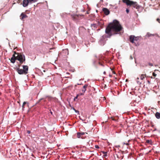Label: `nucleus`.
<instances>
[{
  "label": "nucleus",
  "mask_w": 160,
  "mask_h": 160,
  "mask_svg": "<svg viewBox=\"0 0 160 160\" xmlns=\"http://www.w3.org/2000/svg\"><path fill=\"white\" fill-rule=\"evenodd\" d=\"M122 27L118 21L116 20H113L112 23H110L107 27L105 33L107 34L102 36L100 38L99 43L101 46L104 45L106 43L107 38H110L113 34H120L119 32L122 31Z\"/></svg>",
  "instance_id": "nucleus-1"
},
{
  "label": "nucleus",
  "mask_w": 160,
  "mask_h": 160,
  "mask_svg": "<svg viewBox=\"0 0 160 160\" xmlns=\"http://www.w3.org/2000/svg\"><path fill=\"white\" fill-rule=\"evenodd\" d=\"M23 69H20L19 65L16 69V71L19 74H26L28 73V67L27 65L22 66Z\"/></svg>",
  "instance_id": "nucleus-2"
},
{
  "label": "nucleus",
  "mask_w": 160,
  "mask_h": 160,
  "mask_svg": "<svg viewBox=\"0 0 160 160\" xmlns=\"http://www.w3.org/2000/svg\"><path fill=\"white\" fill-rule=\"evenodd\" d=\"M14 53L17 54V56H16V59L19 62L20 64L25 63V57L24 54L17 53L15 52H14Z\"/></svg>",
  "instance_id": "nucleus-3"
},
{
  "label": "nucleus",
  "mask_w": 160,
  "mask_h": 160,
  "mask_svg": "<svg viewBox=\"0 0 160 160\" xmlns=\"http://www.w3.org/2000/svg\"><path fill=\"white\" fill-rule=\"evenodd\" d=\"M123 2L126 3L127 5L129 6H132L134 8L137 9L140 8V6L138 5L137 2H134L130 0H124Z\"/></svg>",
  "instance_id": "nucleus-4"
},
{
  "label": "nucleus",
  "mask_w": 160,
  "mask_h": 160,
  "mask_svg": "<svg viewBox=\"0 0 160 160\" xmlns=\"http://www.w3.org/2000/svg\"><path fill=\"white\" fill-rule=\"evenodd\" d=\"M92 62L93 66L96 68H97L99 65L102 66V67H104V66L103 63L99 60H93Z\"/></svg>",
  "instance_id": "nucleus-5"
},
{
  "label": "nucleus",
  "mask_w": 160,
  "mask_h": 160,
  "mask_svg": "<svg viewBox=\"0 0 160 160\" xmlns=\"http://www.w3.org/2000/svg\"><path fill=\"white\" fill-rule=\"evenodd\" d=\"M34 2L33 1H31L30 0H23L22 5L23 7H25L27 6L29 4H30Z\"/></svg>",
  "instance_id": "nucleus-6"
},
{
  "label": "nucleus",
  "mask_w": 160,
  "mask_h": 160,
  "mask_svg": "<svg viewBox=\"0 0 160 160\" xmlns=\"http://www.w3.org/2000/svg\"><path fill=\"white\" fill-rule=\"evenodd\" d=\"M139 39L138 37H135L134 35H131L129 37L130 41L132 43L134 42V41H137Z\"/></svg>",
  "instance_id": "nucleus-7"
},
{
  "label": "nucleus",
  "mask_w": 160,
  "mask_h": 160,
  "mask_svg": "<svg viewBox=\"0 0 160 160\" xmlns=\"http://www.w3.org/2000/svg\"><path fill=\"white\" fill-rule=\"evenodd\" d=\"M102 11L106 15H108L110 13V11L107 8H103L102 9Z\"/></svg>",
  "instance_id": "nucleus-8"
},
{
  "label": "nucleus",
  "mask_w": 160,
  "mask_h": 160,
  "mask_svg": "<svg viewBox=\"0 0 160 160\" xmlns=\"http://www.w3.org/2000/svg\"><path fill=\"white\" fill-rule=\"evenodd\" d=\"M79 15L75 14L72 16V18L74 20H77L79 19Z\"/></svg>",
  "instance_id": "nucleus-9"
},
{
  "label": "nucleus",
  "mask_w": 160,
  "mask_h": 160,
  "mask_svg": "<svg viewBox=\"0 0 160 160\" xmlns=\"http://www.w3.org/2000/svg\"><path fill=\"white\" fill-rule=\"evenodd\" d=\"M20 17H21V19L22 20H23L24 18L28 17V16L27 15L23 13H21Z\"/></svg>",
  "instance_id": "nucleus-10"
},
{
  "label": "nucleus",
  "mask_w": 160,
  "mask_h": 160,
  "mask_svg": "<svg viewBox=\"0 0 160 160\" xmlns=\"http://www.w3.org/2000/svg\"><path fill=\"white\" fill-rule=\"evenodd\" d=\"M155 34H151V33H150L149 32H148L147 33L146 36V37H150L154 36H155Z\"/></svg>",
  "instance_id": "nucleus-11"
},
{
  "label": "nucleus",
  "mask_w": 160,
  "mask_h": 160,
  "mask_svg": "<svg viewBox=\"0 0 160 160\" xmlns=\"http://www.w3.org/2000/svg\"><path fill=\"white\" fill-rule=\"evenodd\" d=\"M62 53H65V55H67L68 54V50L67 49H65L64 50H63L62 52Z\"/></svg>",
  "instance_id": "nucleus-12"
},
{
  "label": "nucleus",
  "mask_w": 160,
  "mask_h": 160,
  "mask_svg": "<svg viewBox=\"0 0 160 160\" xmlns=\"http://www.w3.org/2000/svg\"><path fill=\"white\" fill-rule=\"evenodd\" d=\"M155 117L157 119L160 118V113L158 112H156L155 113Z\"/></svg>",
  "instance_id": "nucleus-13"
},
{
  "label": "nucleus",
  "mask_w": 160,
  "mask_h": 160,
  "mask_svg": "<svg viewBox=\"0 0 160 160\" xmlns=\"http://www.w3.org/2000/svg\"><path fill=\"white\" fill-rule=\"evenodd\" d=\"M139 78H137L136 79V82H137V83L139 84V85H140L141 84L142 82V81H140L139 80Z\"/></svg>",
  "instance_id": "nucleus-14"
},
{
  "label": "nucleus",
  "mask_w": 160,
  "mask_h": 160,
  "mask_svg": "<svg viewBox=\"0 0 160 160\" xmlns=\"http://www.w3.org/2000/svg\"><path fill=\"white\" fill-rule=\"evenodd\" d=\"M17 60L16 58H12L11 59V62L12 63H14L15 62V60Z\"/></svg>",
  "instance_id": "nucleus-15"
},
{
  "label": "nucleus",
  "mask_w": 160,
  "mask_h": 160,
  "mask_svg": "<svg viewBox=\"0 0 160 160\" xmlns=\"http://www.w3.org/2000/svg\"><path fill=\"white\" fill-rule=\"evenodd\" d=\"M67 14L66 13H63L61 14V17L63 18H65L67 15Z\"/></svg>",
  "instance_id": "nucleus-16"
},
{
  "label": "nucleus",
  "mask_w": 160,
  "mask_h": 160,
  "mask_svg": "<svg viewBox=\"0 0 160 160\" xmlns=\"http://www.w3.org/2000/svg\"><path fill=\"white\" fill-rule=\"evenodd\" d=\"M70 107H71V108L72 110H74L75 112L77 113H79V111L77 110H76L75 108H74L73 107H72L70 105Z\"/></svg>",
  "instance_id": "nucleus-17"
},
{
  "label": "nucleus",
  "mask_w": 160,
  "mask_h": 160,
  "mask_svg": "<svg viewBox=\"0 0 160 160\" xmlns=\"http://www.w3.org/2000/svg\"><path fill=\"white\" fill-rule=\"evenodd\" d=\"M144 77L143 75H142L140 77V78L141 81H142V80H143V79L144 78Z\"/></svg>",
  "instance_id": "nucleus-18"
},
{
  "label": "nucleus",
  "mask_w": 160,
  "mask_h": 160,
  "mask_svg": "<svg viewBox=\"0 0 160 160\" xmlns=\"http://www.w3.org/2000/svg\"><path fill=\"white\" fill-rule=\"evenodd\" d=\"M27 103V102H23V104H22V109L23 110H24V105L26 103Z\"/></svg>",
  "instance_id": "nucleus-19"
},
{
  "label": "nucleus",
  "mask_w": 160,
  "mask_h": 160,
  "mask_svg": "<svg viewBox=\"0 0 160 160\" xmlns=\"http://www.w3.org/2000/svg\"><path fill=\"white\" fill-rule=\"evenodd\" d=\"M81 133H80V132H78L77 133V137L78 138H79L81 136Z\"/></svg>",
  "instance_id": "nucleus-20"
},
{
  "label": "nucleus",
  "mask_w": 160,
  "mask_h": 160,
  "mask_svg": "<svg viewBox=\"0 0 160 160\" xmlns=\"http://www.w3.org/2000/svg\"><path fill=\"white\" fill-rule=\"evenodd\" d=\"M91 27H93L94 28H96L97 27V25L96 24H91Z\"/></svg>",
  "instance_id": "nucleus-21"
},
{
  "label": "nucleus",
  "mask_w": 160,
  "mask_h": 160,
  "mask_svg": "<svg viewBox=\"0 0 160 160\" xmlns=\"http://www.w3.org/2000/svg\"><path fill=\"white\" fill-rule=\"evenodd\" d=\"M146 142L148 143H151L152 142V141L149 140H146Z\"/></svg>",
  "instance_id": "nucleus-22"
},
{
  "label": "nucleus",
  "mask_w": 160,
  "mask_h": 160,
  "mask_svg": "<svg viewBox=\"0 0 160 160\" xmlns=\"http://www.w3.org/2000/svg\"><path fill=\"white\" fill-rule=\"evenodd\" d=\"M88 86V85L87 84H86L83 86V88H84V89H86L87 87Z\"/></svg>",
  "instance_id": "nucleus-23"
},
{
  "label": "nucleus",
  "mask_w": 160,
  "mask_h": 160,
  "mask_svg": "<svg viewBox=\"0 0 160 160\" xmlns=\"http://www.w3.org/2000/svg\"><path fill=\"white\" fill-rule=\"evenodd\" d=\"M42 100H44V98H41L39 100V101H38V102L37 103V104L39 103V102H40Z\"/></svg>",
  "instance_id": "nucleus-24"
},
{
  "label": "nucleus",
  "mask_w": 160,
  "mask_h": 160,
  "mask_svg": "<svg viewBox=\"0 0 160 160\" xmlns=\"http://www.w3.org/2000/svg\"><path fill=\"white\" fill-rule=\"evenodd\" d=\"M16 54L14 53V54L12 56V58H16V56H15Z\"/></svg>",
  "instance_id": "nucleus-25"
},
{
  "label": "nucleus",
  "mask_w": 160,
  "mask_h": 160,
  "mask_svg": "<svg viewBox=\"0 0 160 160\" xmlns=\"http://www.w3.org/2000/svg\"><path fill=\"white\" fill-rule=\"evenodd\" d=\"M152 75L154 77H156L157 76V74L154 72L152 73Z\"/></svg>",
  "instance_id": "nucleus-26"
},
{
  "label": "nucleus",
  "mask_w": 160,
  "mask_h": 160,
  "mask_svg": "<svg viewBox=\"0 0 160 160\" xmlns=\"http://www.w3.org/2000/svg\"><path fill=\"white\" fill-rule=\"evenodd\" d=\"M78 94L74 98V101H75L76 99H77V98L78 97Z\"/></svg>",
  "instance_id": "nucleus-27"
},
{
  "label": "nucleus",
  "mask_w": 160,
  "mask_h": 160,
  "mask_svg": "<svg viewBox=\"0 0 160 160\" xmlns=\"http://www.w3.org/2000/svg\"><path fill=\"white\" fill-rule=\"evenodd\" d=\"M86 90V89H84V88H83V89L82 90V91L83 92H85Z\"/></svg>",
  "instance_id": "nucleus-28"
},
{
  "label": "nucleus",
  "mask_w": 160,
  "mask_h": 160,
  "mask_svg": "<svg viewBox=\"0 0 160 160\" xmlns=\"http://www.w3.org/2000/svg\"><path fill=\"white\" fill-rule=\"evenodd\" d=\"M126 12L127 13H128L129 12V9L127 8L126 9Z\"/></svg>",
  "instance_id": "nucleus-29"
},
{
  "label": "nucleus",
  "mask_w": 160,
  "mask_h": 160,
  "mask_svg": "<svg viewBox=\"0 0 160 160\" xmlns=\"http://www.w3.org/2000/svg\"><path fill=\"white\" fill-rule=\"evenodd\" d=\"M95 147L96 148H99V146L98 145H95Z\"/></svg>",
  "instance_id": "nucleus-30"
},
{
  "label": "nucleus",
  "mask_w": 160,
  "mask_h": 160,
  "mask_svg": "<svg viewBox=\"0 0 160 160\" xmlns=\"http://www.w3.org/2000/svg\"><path fill=\"white\" fill-rule=\"evenodd\" d=\"M148 65L149 66H153V64L152 63H149Z\"/></svg>",
  "instance_id": "nucleus-31"
},
{
  "label": "nucleus",
  "mask_w": 160,
  "mask_h": 160,
  "mask_svg": "<svg viewBox=\"0 0 160 160\" xmlns=\"http://www.w3.org/2000/svg\"><path fill=\"white\" fill-rule=\"evenodd\" d=\"M81 135V136H82L84 135V132H80Z\"/></svg>",
  "instance_id": "nucleus-32"
},
{
  "label": "nucleus",
  "mask_w": 160,
  "mask_h": 160,
  "mask_svg": "<svg viewBox=\"0 0 160 160\" xmlns=\"http://www.w3.org/2000/svg\"><path fill=\"white\" fill-rule=\"evenodd\" d=\"M102 153L104 154H106L107 153V152H105L104 151L102 152Z\"/></svg>",
  "instance_id": "nucleus-33"
},
{
  "label": "nucleus",
  "mask_w": 160,
  "mask_h": 160,
  "mask_svg": "<svg viewBox=\"0 0 160 160\" xmlns=\"http://www.w3.org/2000/svg\"><path fill=\"white\" fill-rule=\"evenodd\" d=\"M48 97V99H49V100H51V99L52 98V97H50V96Z\"/></svg>",
  "instance_id": "nucleus-34"
},
{
  "label": "nucleus",
  "mask_w": 160,
  "mask_h": 160,
  "mask_svg": "<svg viewBox=\"0 0 160 160\" xmlns=\"http://www.w3.org/2000/svg\"><path fill=\"white\" fill-rule=\"evenodd\" d=\"M31 132L30 131L28 130L27 131V133L28 134H29Z\"/></svg>",
  "instance_id": "nucleus-35"
},
{
  "label": "nucleus",
  "mask_w": 160,
  "mask_h": 160,
  "mask_svg": "<svg viewBox=\"0 0 160 160\" xmlns=\"http://www.w3.org/2000/svg\"><path fill=\"white\" fill-rule=\"evenodd\" d=\"M31 1H33V2H36L37 0H30Z\"/></svg>",
  "instance_id": "nucleus-36"
},
{
  "label": "nucleus",
  "mask_w": 160,
  "mask_h": 160,
  "mask_svg": "<svg viewBox=\"0 0 160 160\" xmlns=\"http://www.w3.org/2000/svg\"><path fill=\"white\" fill-rule=\"evenodd\" d=\"M130 59H133V58H132V56H130Z\"/></svg>",
  "instance_id": "nucleus-37"
},
{
  "label": "nucleus",
  "mask_w": 160,
  "mask_h": 160,
  "mask_svg": "<svg viewBox=\"0 0 160 160\" xmlns=\"http://www.w3.org/2000/svg\"><path fill=\"white\" fill-rule=\"evenodd\" d=\"M124 144H126L127 145H128L129 144L128 143H124Z\"/></svg>",
  "instance_id": "nucleus-38"
},
{
  "label": "nucleus",
  "mask_w": 160,
  "mask_h": 160,
  "mask_svg": "<svg viewBox=\"0 0 160 160\" xmlns=\"http://www.w3.org/2000/svg\"><path fill=\"white\" fill-rule=\"evenodd\" d=\"M104 156L106 157V156H107V154H104Z\"/></svg>",
  "instance_id": "nucleus-39"
},
{
  "label": "nucleus",
  "mask_w": 160,
  "mask_h": 160,
  "mask_svg": "<svg viewBox=\"0 0 160 160\" xmlns=\"http://www.w3.org/2000/svg\"><path fill=\"white\" fill-rule=\"evenodd\" d=\"M112 73H113V74H115V72L114 71H112Z\"/></svg>",
  "instance_id": "nucleus-40"
},
{
  "label": "nucleus",
  "mask_w": 160,
  "mask_h": 160,
  "mask_svg": "<svg viewBox=\"0 0 160 160\" xmlns=\"http://www.w3.org/2000/svg\"><path fill=\"white\" fill-rule=\"evenodd\" d=\"M158 71V70H155L154 71V72H156V71Z\"/></svg>",
  "instance_id": "nucleus-41"
},
{
  "label": "nucleus",
  "mask_w": 160,
  "mask_h": 160,
  "mask_svg": "<svg viewBox=\"0 0 160 160\" xmlns=\"http://www.w3.org/2000/svg\"><path fill=\"white\" fill-rule=\"evenodd\" d=\"M80 15L82 16L83 17H84V15Z\"/></svg>",
  "instance_id": "nucleus-42"
},
{
  "label": "nucleus",
  "mask_w": 160,
  "mask_h": 160,
  "mask_svg": "<svg viewBox=\"0 0 160 160\" xmlns=\"http://www.w3.org/2000/svg\"><path fill=\"white\" fill-rule=\"evenodd\" d=\"M106 73V72L105 71L104 72L103 74H105Z\"/></svg>",
  "instance_id": "nucleus-43"
},
{
  "label": "nucleus",
  "mask_w": 160,
  "mask_h": 160,
  "mask_svg": "<svg viewBox=\"0 0 160 160\" xmlns=\"http://www.w3.org/2000/svg\"><path fill=\"white\" fill-rule=\"evenodd\" d=\"M50 113H51V114H52V112H51H51H50Z\"/></svg>",
  "instance_id": "nucleus-44"
},
{
  "label": "nucleus",
  "mask_w": 160,
  "mask_h": 160,
  "mask_svg": "<svg viewBox=\"0 0 160 160\" xmlns=\"http://www.w3.org/2000/svg\"><path fill=\"white\" fill-rule=\"evenodd\" d=\"M109 76H110V77H112V75H109Z\"/></svg>",
  "instance_id": "nucleus-45"
},
{
  "label": "nucleus",
  "mask_w": 160,
  "mask_h": 160,
  "mask_svg": "<svg viewBox=\"0 0 160 160\" xmlns=\"http://www.w3.org/2000/svg\"><path fill=\"white\" fill-rule=\"evenodd\" d=\"M81 95H83V93L82 94V93H81Z\"/></svg>",
  "instance_id": "nucleus-46"
},
{
  "label": "nucleus",
  "mask_w": 160,
  "mask_h": 160,
  "mask_svg": "<svg viewBox=\"0 0 160 160\" xmlns=\"http://www.w3.org/2000/svg\"><path fill=\"white\" fill-rule=\"evenodd\" d=\"M78 84V85H80V84H79V83H78V84Z\"/></svg>",
  "instance_id": "nucleus-47"
},
{
  "label": "nucleus",
  "mask_w": 160,
  "mask_h": 160,
  "mask_svg": "<svg viewBox=\"0 0 160 160\" xmlns=\"http://www.w3.org/2000/svg\"><path fill=\"white\" fill-rule=\"evenodd\" d=\"M46 101V100H44V102H45Z\"/></svg>",
  "instance_id": "nucleus-48"
},
{
  "label": "nucleus",
  "mask_w": 160,
  "mask_h": 160,
  "mask_svg": "<svg viewBox=\"0 0 160 160\" xmlns=\"http://www.w3.org/2000/svg\"><path fill=\"white\" fill-rule=\"evenodd\" d=\"M158 20H159V19H157V21H158Z\"/></svg>",
  "instance_id": "nucleus-49"
},
{
  "label": "nucleus",
  "mask_w": 160,
  "mask_h": 160,
  "mask_svg": "<svg viewBox=\"0 0 160 160\" xmlns=\"http://www.w3.org/2000/svg\"><path fill=\"white\" fill-rule=\"evenodd\" d=\"M148 83H150V82L149 81H148Z\"/></svg>",
  "instance_id": "nucleus-50"
}]
</instances>
